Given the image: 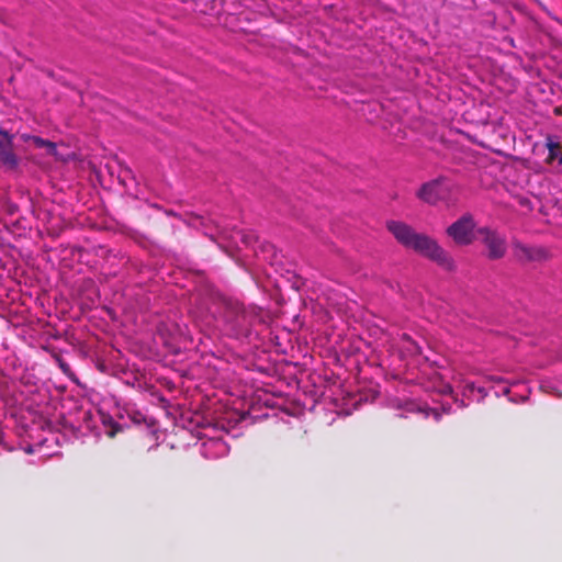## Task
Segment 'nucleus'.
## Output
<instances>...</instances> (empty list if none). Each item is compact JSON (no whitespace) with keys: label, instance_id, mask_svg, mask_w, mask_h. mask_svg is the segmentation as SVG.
I'll return each mask as SVG.
<instances>
[{"label":"nucleus","instance_id":"obj_10","mask_svg":"<svg viewBox=\"0 0 562 562\" xmlns=\"http://www.w3.org/2000/svg\"><path fill=\"white\" fill-rule=\"evenodd\" d=\"M240 237V243L245 244L246 246H250L252 244H256L259 241L258 235L255 233H238L237 234Z\"/></svg>","mask_w":562,"mask_h":562},{"label":"nucleus","instance_id":"obj_6","mask_svg":"<svg viewBox=\"0 0 562 562\" xmlns=\"http://www.w3.org/2000/svg\"><path fill=\"white\" fill-rule=\"evenodd\" d=\"M417 254L424 258H427L446 270H452L454 265L453 260L445 248H414Z\"/></svg>","mask_w":562,"mask_h":562},{"label":"nucleus","instance_id":"obj_3","mask_svg":"<svg viewBox=\"0 0 562 562\" xmlns=\"http://www.w3.org/2000/svg\"><path fill=\"white\" fill-rule=\"evenodd\" d=\"M386 229L394 236L397 243L404 246H436V243L426 234L415 229L402 221L391 220L386 222Z\"/></svg>","mask_w":562,"mask_h":562},{"label":"nucleus","instance_id":"obj_9","mask_svg":"<svg viewBox=\"0 0 562 562\" xmlns=\"http://www.w3.org/2000/svg\"><path fill=\"white\" fill-rule=\"evenodd\" d=\"M102 424L105 427V435L109 438H114L117 434L123 431V426L115 422L110 415L102 417Z\"/></svg>","mask_w":562,"mask_h":562},{"label":"nucleus","instance_id":"obj_5","mask_svg":"<svg viewBox=\"0 0 562 562\" xmlns=\"http://www.w3.org/2000/svg\"><path fill=\"white\" fill-rule=\"evenodd\" d=\"M21 138L24 142H32L34 144V146L37 147V148H45L46 153L48 155L55 157L57 160L66 162V161H69V160L75 158V154L74 153H66V154L59 153L57 150V144L56 143L43 139L42 137L33 136V135H29V134H23L21 136Z\"/></svg>","mask_w":562,"mask_h":562},{"label":"nucleus","instance_id":"obj_4","mask_svg":"<svg viewBox=\"0 0 562 562\" xmlns=\"http://www.w3.org/2000/svg\"><path fill=\"white\" fill-rule=\"evenodd\" d=\"M0 164L9 170H14L19 164L13 153V136L4 131H0Z\"/></svg>","mask_w":562,"mask_h":562},{"label":"nucleus","instance_id":"obj_2","mask_svg":"<svg viewBox=\"0 0 562 562\" xmlns=\"http://www.w3.org/2000/svg\"><path fill=\"white\" fill-rule=\"evenodd\" d=\"M458 192V186L448 179H436L425 183L418 191L420 200L428 204H436L440 201H452Z\"/></svg>","mask_w":562,"mask_h":562},{"label":"nucleus","instance_id":"obj_17","mask_svg":"<svg viewBox=\"0 0 562 562\" xmlns=\"http://www.w3.org/2000/svg\"><path fill=\"white\" fill-rule=\"evenodd\" d=\"M559 164L562 165V155L559 157Z\"/></svg>","mask_w":562,"mask_h":562},{"label":"nucleus","instance_id":"obj_12","mask_svg":"<svg viewBox=\"0 0 562 562\" xmlns=\"http://www.w3.org/2000/svg\"><path fill=\"white\" fill-rule=\"evenodd\" d=\"M504 255H505V248H488L486 257L488 259L496 260V259L504 257Z\"/></svg>","mask_w":562,"mask_h":562},{"label":"nucleus","instance_id":"obj_15","mask_svg":"<svg viewBox=\"0 0 562 562\" xmlns=\"http://www.w3.org/2000/svg\"><path fill=\"white\" fill-rule=\"evenodd\" d=\"M226 314H231L233 316H237V311L227 307V301L225 302V312H224V316L225 317H226Z\"/></svg>","mask_w":562,"mask_h":562},{"label":"nucleus","instance_id":"obj_13","mask_svg":"<svg viewBox=\"0 0 562 562\" xmlns=\"http://www.w3.org/2000/svg\"><path fill=\"white\" fill-rule=\"evenodd\" d=\"M547 147L549 149V153H550V158H554L557 156L555 154V149L558 148V144L554 143L553 140H548L547 143Z\"/></svg>","mask_w":562,"mask_h":562},{"label":"nucleus","instance_id":"obj_8","mask_svg":"<svg viewBox=\"0 0 562 562\" xmlns=\"http://www.w3.org/2000/svg\"><path fill=\"white\" fill-rule=\"evenodd\" d=\"M227 307L237 311V316L226 314V321L231 323L235 328L244 329L249 325V315L239 302L227 301Z\"/></svg>","mask_w":562,"mask_h":562},{"label":"nucleus","instance_id":"obj_1","mask_svg":"<svg viewBox=\"0 0 562 562\" xmlns=\"http://www.w3.org/2000/svg\"><path fill=\"white\" fill-rule=\"evenodd\" d=\"M447 235L457 244L468 245L482 243L485 246H499L504 238L496 231L487 227L475 228V223L470 214H465L447 227Z\"/></svg>","mask_w":562,"mask_h":562},{"label":"nucleus","instance_id":"obj_14","mask_svg":"<svg viewBox=\"0 0 562 562\" xmlns=\"http://www.w3.org/2000/svg\"><path fill=\"white\" fill-rule=\"evenodd\" d=\"M60 369L63 370V372L67 375H74V373L71 372V369L69 367V364L65 363V362H60Z\"/></svg>","mask_w":562,"mask_h":562},{"label":"nucleus","instance_id":"obj_7","mask_svg":"<svg viewBox=\"0 0 562 562\" xmlns=\"http://www.w3.org/2000/svg\"><path fill=\"white\" fill-rule=\"evenodd\" d=\"M514 257L521 263L541 262L549 258L547 248H514Z\"/></svg>","mask_w":562,"mask_h":562},{"label":"nucleus","instance_id":"obj_11","mask_svg":"<svg viewBox=\"0 0 562 562\" xmlns=\"http://www.w3.org/2000/svg\"><path fill=\"white\" fill-rule=\"evenodd\" d=\"M403 339L409 344V346L406 347L407 351L414 355L422 352V348L408 335L404 334Z\"/></svg>","mask_w":562,"mask_h":562},{"label":"nucleus","instance_id":"obj_16","mask_svg":"<svg viewBox=\"0 0 562 562\" xmlns=\"http://www.w3.org/2000/svg\"><path fill=\"white\" fill-rule=\"evenodd\" d=\"M224 249H225V251H226V254H227V255H229V256H232V255H233V254H232V251H231V250H232V248H224Z\"/></svg>","mask_w":562,"mask_h":562}]
</instances>
